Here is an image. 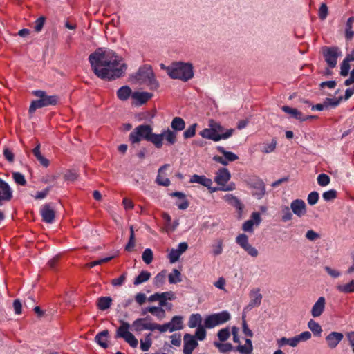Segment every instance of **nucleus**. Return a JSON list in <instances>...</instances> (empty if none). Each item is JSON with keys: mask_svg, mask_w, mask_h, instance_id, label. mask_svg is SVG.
Returning <instances> with one entry per match:
<instances>
[{"mask_svg": "<svg viewBox=\"0 0 354 354\" xmlns=\"http://www.w3.org/2000/svg\"><path fill=\"white\" fill-rule=\"evenodd\" d=\"M93 71L103 80H115L122 77L127 69L122 58L113 50L99 48L88 56Z\"/></svg>", "mask_w": 354, "mask_h": 354, "instance_id": "1", "label": "nucleus"}, {"mask_svg": "<svg viewBox=\"0 0 354 354\" xmlns=\"http://www.w3.org/2000/svg\"><path fill=\"white\" fill-rule=\"evenodd\" d=\"M155 326L156 323L147 322V317L138 318L133 322L131 325L127 322L120 321V325L116 330L115 338L123 339L131 347L136 348L138 341L130 331L131 326L135 332L140 333L145 330L153 331L156 330Z\"/></svg>", "mask_w": 354, "mask_h": 354, "instance_id": "2", "label": "nucleus"}, {"mask_svg": "<svg viewBox=\"0 0 354 354\" xmlns=\"http://www.w3.org/2000/svg\"><path fill=\"white\" fill-rule=\"evenodd\" d=\"M167 75L171 79L187 82L194 77V67L189 62H174L166 68Z\"/></svg>", "mask_w": 354, "mask_h": 354, "instance_id": "3", "label": "nucleus"}, {"mask_svg": "<svg viewBox=\"0 0 354 354\" xmlns=\"http://www.w3.org/2000/svg\"><path fill=\"white\" fill-rule=\"evenodd\" d=\"M134 78L140 84H145L151 90H157L160 86L150 66L145 65L140 67L135 74Z\"/></svg>", "mask_w": 354, "mask_h": 354, "instance_id": "4", "label": "nucleus"}, {"mask_svg": "<svg viewBox=\"0 0 354 354\" xmlns=\"http://www.w3.org/2000/svg\"><path fill=\"white\" fill-rule=\"evenodd\" d=\"M32 94L39 99L32 102L28 110L30 114L35 113L37 109L57 104L58 97L55 95H48L45 91L41 90L33 91Z\"/></svg>", "mask_w": 354, "mask_h": 354, "instance_id": "5", "label": "nucleus"}, {"mask_svg": "<svg viewBox=\"0 0 354 354\" xmlns=\"http://www.w3.org/2000/svg\"><path fill=\"white\" fill-rule=\"evenodd\" d=\"M230 314L227 311L214 313L205 317L204 326L205 328H212L227 322L230 319Z\"/></svg>", "mask_w": 354, "mask_h": 354, "instance_id": "6", "label": "nucleus"}, {"mask_svg": "<svg viewBox=\"0 0 354 354\" xmlns=\"http://www.w3.org/2000/svg\"><path fill=\"white\" fill-rule=\"evenodd\" d=\"M151 132L152 128L149 125H139L129 134V140L133 144L138 143L141 140L148 141Z\"/></svg>", "mask_w": 354, "mask_h": 354, "instance_id": "7", "label": "nucleus"}, {"mask_svg": "<svg viewBox=\"0 0 354 354\" xmlns=\"http://www.w3.org/2000/svg\"><path fill=\"white\" fill-rule=\"evenodd\" d=\"M183 318L180 316H174L171 320L164 324H158L156 323V330H159L160 333H165L169 331L170 333L181 330L183 327Z\"/></svg>", "mask_w": 354, "mask_h": 354, "instance_id": "8", "label": "nucleus"}, {"mask_svg": "<svg viewBox=\"0 0 354 354\" xmlns=\"http://www.w3.org/2000/svg\"><path fill=\"white\" fill-rule=\"evenodd\" d=\"M234 130L230 129L225 131L223 134L216 133L211 127L205 128L199 132V135L205 139L212 140L218 142L221 140H225L229 138L233 134Z\"/></svg>", "mask_w": 354, "mask_h": 354, "instance_id": "9", "label": "nucleus"}, {"mask_svg": "<svg viewBox=\"0 0 354 354\" xmlns=\"http://www.w3.org/2000/svg\"><path fill=\"white\" fill-rule=\"evenodd\" d=\"M323 55L328 66L333 68L337 65V58L342 56V52L337 47H324Z\"/></svg>", "mask_w": 354, "mask_h": 354, "instance_id": "10", "label": "nucleus"}, {"mask_svg": "<svg viewBox=\"0 0 354 354\" xmlns=\"http://www.w3.org/2000/svg\"><path fill=\"white\" fill-rule=\"evenodd\" d=\"M248 187L252 190V194L258 199H261L266 194V187L263 181L258 177L250 178L248 181Z\"/></svg>", "mask_w": 354, "mask_h": 354, "instance_id": "11", "label": "nucleus"}, {"mask_svg": "<svg viewBox=\"0 0 354 354\" xmlns=\"http://www.w3.org/2000/svg\"><path fill=\"white\" fill-rule=\"evenodd\" d=\"M236 243L252 257L259 254L257 249L249 243L248 237L245 234H240L236 237Z\"/></svg>", "mask_w": 354, "mask_h": 354, "instance_id": "12", "label": "nucleus"}, {"mask_svg": "<svg viewBox=\"0 0 354 354\" xmlns=\"http://www.w3.org/2000/svg\"><path fill=\"white\" fill-rule=\"evenodd\" d=\"M250 302L245 307L244 310L246 311L250 310L254 307L259 306L262 300V295L260 292L259 288H254L250 292Z\"/></svg>", "mask_w": 354, "mask_h": 354, "instance_id": "13", "label": "nucleus"}, {"mask_svg": "<svg viewBox=\"0 0 354 354\" xmlns=\"http://www.w3.org/2000/svg\"><path fill=\"white\" fill-rule=\"evenodd\" d=\"M12 198V190L10 185L0 178V206L2 205L4 202L10 201Z\"/></svg>", "mask_w": 354, "mask_h": 354, "instance_id": "14", "label": "nucleus"}, {"mask_svg": "<svg viewBox=\"0 0 354 354\" xmlns=\"http://www.w3.org/2000/svg\"><path fill=\"white\" fill-rule=\"evenodd\" d=\"M326 300L324 297H319L313 305L310 314L314 318L320 317L325 310Z\"/></svg>", "mask_w": 354, "mask_h": 354, "instance_id": "15", "label": "nucleus"}, {"mask_svg": "<svg viewBox=\"0 0 354 354\" xmlns=\"http://www.w3.org/2000/svg\"><path fill=\"white\" fill-rule=\"evenodd\" d=\"M290 209L293 214L299 218L306 214V205L302 199L293 200L290 203Z\"/></svg>", "mask_w": 354, "mask_h": 354, "instance_id": "16", "label": "nucleus"}, {"mask_svg": "<svg viewBox=\"0 0 354 354\" xmlns=\"http://www.w3.org/2000/svg\"><path fill=\"white\" fill-rule=\"evenodd\" d=\"M42 221L46 223H52L55 218V212L50 204L44 205L40 209Z\"/></svg>", "mask_w": 354, "mask_h": 354, "instance_id": "17", "label": "nucleus"}, {"mask_svg": "<svg viewBox=\"0 0 354 354\" xmlns=\"http://www.w3.org/2000/svg\"><path fill=\"white\" fill-rule=\"evenodd\" d=\"M198 344L194 337L190 334L184 335L183 354H192Z\"/></svg>", "mask_w": 354, "mask_h": 354, "instance_id": "18", "label": "nucleus"}, {"mask_svg": "<svg viewBox=\"0 0 354 354\" xmlns=\"http://www.w3.org/2000/svg\"><path fill=\"white\" fill-rule=\"evenodd\" d=\"M189 182L191 183H198L200 184L204 187H206L210 193L212 192V189L214 187H212L213 182L212 179L207 178L204 175H198V174H194L191 176Z\"/></svg>", "mask_w": 354, "mask_h": 354, "instance_id": "19", "label": "nucleus"}, {"mask_svg": "<svg viewBox=\"0 0 354 354\" xmlns=\"http://www.w3.org/2000/svg\"><path fill=\"white\" fill-rule=\"evenodd\" d=\"M231 174L226 168H221L216 173L214 181L220 186H224L230 179Z\"/></svg>", "mask_w": 354, "mask_h": 354, "instance_id": "20", "label": "nucleus"}, {"mask_svg": "<svg viewBox=\"0 0 354 354\" xmlns=\"http://www.w3.org/2000/svg\"><path fill=\"white\" fill-rule=\"evenodd\" d=\"M344 335L339 332H331L326 337V341L328 346L333 349L337 347L339 343L342 340Z\"/></svg>", "mask_w": 354, "mask_h": 354, "instance_id": "21", "label": "nucleus"}, {"mask_svg": "<svg viewBox=\"0 0 354 354\" xmlns=\"http://www.w3.org/2000/svg\"><path fill=\"white\" fill-rule=\"evenodd\" d=\"M169 167V164H165L161 166L158 172V176L156 180V182L159 185H162L164 187H168L170 185V180L165 176V171Z\"/></svg>", "mask_w": 354, "mask_h": 354, "instance_id": "22", "label": "nucleus"}, {"mask_svg": "<svg viewBox=\"0 0 354 354\" xmlns=\"http://www.w3.org/2000/svg\"><path fill=\"white\" fill-rule=\"evenodd\" d=\"M153 97V94L149 92H134L132 98L136 101V105H142L146 103Z\"/></svg>", "mask_w": 354, "mask_h": 354, "instance_id": "23", "label": "nucleus"}, {"mask_svg": "<svg viewBox=\"0 0 354 354\" xmlns=\"http://www.w3.org/2000/svg\"><path fill=\"white\" fill-rule=\"evenodd\" d=\"M281 109L285 113L290 115V116L293 118H295L301 122L307 120L308 118H306L301 111H298L297 109L291 108L288 106H283Z\"/></svg>", "mask_w": 354, "mask_h": 354, "instance_id": "24", "label": "nucleus"}, {"mask_svg": "<svg viewBox=\"0 0 354 354\" xmlns=\"http://www.w3.org/2000/svg\"><path fill=\"white\" fill-rule=\"evenodd\" d=\"M336 290L343 294L354 293V279L346 283H338L335 286Z\"/></svg>", "mask_w": 354, "mask_h": 354, "instance_id": "25", "label": "nucleus"}, {"mask_svg": "<svg viewBox=\"0 0 354 354\" xmlns=\"http://www.w3.org/2000/svg\"><path fill=\"white\" fill-rule=\"evenodd\" d=\"M109 335V332L108 330H104L102 332L98 333L95 337V341L102 348H106L108 347V338Z\"/></svg>", "mask_w": 354, "mask_h": 354, "instance_id": "26", "label": "nucleus"}, {"mask_svg": "<svg viewBox=\"0 0 354 354\" xmlns=\"http://www.w3.org/2000/svg\"><path fill=\"white\" fill-rule=\"evenodd\" d=\"M234 351H238L240 354H251L253 351L252 341L250 339H246L245 344L238 345Z\"/></svg>", "mask_w": 354, "mask_h": 354, "instance_id": "27", "label": "nucleus"}, {"mask_svg": "<svg viewBox=\"0 0 354 354\" xmlns=\"http://www.w3.org/2000/svg\"><path fill=\"white\" fill-rule=\"evenodd\" d=\"M132 91L128 86H123L117 91V97L122 101H126L131 95L132 96Z\"/></svg>", "mask_w": 354, "mask_h": 354, "instance_id": "28", "label": "nucleus"}, {"mask_svg": "<svg viewBox=\"0 0 354 354\" xmlns=\"http://www.w3.org/2000/svg\"><path fill=\"white\" fill-rule=\"evenodd\" d=\"M32 153L39 163L44 167L49 166V160L42 156L40 151V145H37L32 150Z\"/></svg>", "mask_w": 354, "mask_h": 354, "instance_id": "29", "label": "nucleus"}, {"mask_svg": "<svg viewBox=\"0 0 354 354\" xmlns=\"http://www.w3.org/2000/svg\"><path fill=\"white\" fill-rule=\"evenodd\" d=\"M147 312H149L152 315L156 316L160 319H162L165 317V311L160 306V307H148L143 311L142 313L145 314Z\"/></svg>", "mask_w": 354, "mask_h": 354, "instance_id": "30", "label": "nucleus"}, {"mask_svg": "<svg viewBox=\"0 0 354 354\" xmlns=\"http://www.w3.org/2000/svg\"><path fill=\"white\" fill-rule=\"evenodd\" d=\"M223 248V240L217 239L214 240L211 245L212 253L214 256H218L222 254Z\"/></svg>", "mask_w": 354, "mask_h": 354, "instance_id": "31", "label": "nucleus"}, {"mask_svg": "<svg viewBox=\"0 0 354 354\" xmlns=\"http://www.w3.org/2000/svg\"><path fill=\"white\" fill-rule=\"evenodd\" d=\"M112 299L110 297H101L97 299V306L101 310H106L110 308Z\"/></svg>", "mask_w": 354, "mask_h": 354, "instance_id": "32", "label": "nucleus"}, {"mask_svg": "<svg viewBox=\"0 0 354 354\" xmlns=\"http://www.w3.org/2000/svg\"><path fill=\"white\" fill-rule=\"evenodd\" d=\"M216 149L223 155L224 158L227 161V163L229 162H233L239 159V157L236 154L234 153L233 152L226 151L223 147L218 146Z\"/></svg>", "mask_w": 354, "mask_h": 354, "instance_id": "33", "label": "nucleus"}, {"mask_svg": "<svg viewBox=\"0 0 354 354\" xmlns=\"http://www.w3.org/2000/svg\"><path fill=\"white\" fill-rule=\"evenodd\" d=\"M176 295L172 291L164 292L160 293V306L161 307L167 306V300H174L176 299Z\"/></svg>", "mask_w": 354, "mask_h": 354, "instance_id": "34", "label": "nucleus"}, {"mask_svg": "<svg viewBox=\"0 0 354 354\" xmlns=\"http://www.w3.org/2000/svg\"><path fill=\"white\" fill-rule=\"evenodd\" d=\"M312 337L309 331H304L301 333L293 337L294 346L296 347L300 342H306Z\"/></svg>", "mask_w": 354, "mask_h": 354, "instance_id": "35", "label": "nucleus"}, {"mask_svg": "<svg viewBox=\"0 0 354 354\" xmlns=\"http://www.w3.org/2000/svg\"><path fill=\"white\" fill-rule=\"evenodd\" d=\"M151 277V273L147 270H142L134 279L133 284L138 286L147 281Z\"/></svg>", "mask_w": 354, "mask_h": 354, "instance_id": "36", "label": "nucleus"}, {"mask_svg": "<svg viewBox=\"0 0 354 354\" xmlns=\"http://www.w3.org/2000/svg\"><path fill=\"white\" fill-rule=\"evenodd\" d=\"M353 23L354 17H351L348 19L346 24L345 37L348 40H351L354 36V31L352 30Z\"/></svg>", "mask_w": 354, "mask_h": 354, "instance_id": "37", "label": "nucleus"}, {"mask_svg": "<svg viewBox=\"0 0 354 354\" xmlns=\"http://www.w3.org/2000/svg\"><path fill=\"white\" fill-rule=\"evenodd\" d=\"M171 127L174 131H180L185 129V122L183 118L175 117L171 121Z\"/></svg>", "mask_w": 354, "mask_h": 354, "instance_id": "38", "label": "nucleus"}, {"mask_svg": "<svg viewBox=\"0 0 354 354\" xmlns=\"http://www.w3.org/2000/svg\"><path fill=\"white\" fill-rule=\"evenodd\" d=\"M308 328L313 332L314 335L320 336L322 333V328L319 324L313 319H310L308 322Z\"/></svg>", "mask_w": 354, "mask_h": 354, "instance_id": "39", "label": "nucleus"}, {"mask_svg": "<svg viewBox=\"0 0 354 354\" xmlns=\"http://www.w3.org/2000/svg\"><path fill=\"white\" fill-rule=\"evenodd\" d=\"M202 317L200 314H192L189 317L188 326L189 328H195L201 326Z\"/></svg>", "mask_w": 354, "mask_h": 354, "instance_id": "40", "label": "nucleus"}, {"mask_svg": "<svg viewBox=\"0 0 354 354\" xmlns=\"http://www.w3.org/2000/svg\"><path fill=\"white\" fill-rule=\"evenodd\" d=\"M163 139L169 145H174L176 142V133L169 129L165 130L162 132Z\"/></svg>", "mask_w": 354, "mask_h": 354, "instance_id": "41", "label": "nucleus"}, {"mask_svg": "<svg viewBox=\"0 0 354 354\" xmlns=\"http://www.w3.org/2000/svg\"><path fill=\"white\" fill-rule=\"evenodd\" d=\"M224 200L227 202L230 205L235 207L239 209H242V204L240 201L232 194H227L223 197Z\"/></svg>", "mask_w": 354, "mask_h": 354, "instance_id": "42", "label": "nucleus"}, {"mask_svg": "<svg viewBox=\"0 0 354 354\" xmlns=\"http://www.w3.org/2000/svg\"><path fill=\"white\" fill-rule=\"evenodd\" d=\"M148 141L152 142L157 148H161L162 147L163 141L162 133L160 134H156L151 132Z\"/></svg>", "mask_w": 354, "mask_h": 354, "instance_id": "43", "label": "nucleus"}, {"mask_svg": "<svg viewBox=\"0 0 354 354\" xmlns=\"http://www.w3.org/2000/svg\"><path fill=\"white\" fill-rule=\"evenodd\" d=\"M281 220L283 222H287L292 218V213L291 209L287 205H282L281 207Z\"/></svg>", "mask_w": 354, "mask_h": 354, "instance_id": "44", "label": "nucleus"}, {"mask_svg": "<svg viewBox=\"0 0 354 354\" xmlns=\"http://www.w3.org/2000/svg\"><path fill=\"white\" fill-rule=\"evenodd\" d=\"M277 141L276 138H273L270 143H264L263 147L261 149V151L263 153H270L274 151L277 147Z\"/></svg>", "mask_w": 354, "mask_h": 354, "instance_id": "45", "label": "nucleus"}, {"mask_svg": "<svg viewBox=\"0 0 354 354\" xmlns=\"http://www.w3.org/2000/svg\"><path fill=\"white\" fill-rule=\"evenodd\" d=\"M169 282L171 284H176L182 281L181 274L177 269H174L168 276Z\"/></svg>", "mask_w": 354, "mask_h": 354, "instance_id": "46", "label": "nucleus"}, {"mask_svg": "<svg viewBox=\"0 0 354 354\" xmlns=\"http://www.w3.org/2000/svg\"><path fill=\"white\" fill-rule=\"evenodd\" d=\"M166 278V271L162 270L160 272L158 273L156 276L153 279V285L157 287H161L165 281Z\"/></svg>", "mask_w": 354, "mask_h": 354, "instance_id": "47", "label": "nucleus"}, {"mask_svg": "<svg viewBox=\"0 0 354 354\" xmlns=\"http://www.w3.org/2000/svg\"><path fill=\"white\" fill-rule=\"evenodd\" d=\"M152 345L151 334L149 333L145 335V339L140 340V349L142 351H147Z\"/></svg>", "mask_w": 354, "mask_h": 354, "instance_id": "48", "label": "nucleus"}, {"mask_svg": "<svg viewBox=\"0 0 354 354\" xmlns=\"http://www.w3.org/2000/svg\"><path fill=\"white\" fill-rule=\"evenodd\" d=\"M214 344L222 353H227L233 350V346L230 343H219L215 342Z\"/></svg>", "mask_w": 354, "mask_h": 354, "instance_id": "49", "label": "nucleus"}, {"mask_svg": "<svg viewBox=\"0 0 354 354\" xmlns=\"http://www.w3.org/2000/svg\"><path fill=\"white\" fill-rule=\"evenodd\" d=\"M208 126L211 127V129H213L216 133L223 134L225 132L223 127H222L220 123L214 121V120H210L209 121Z\"/></svg>", "mask_w": 354, "mask_h": 354, "instance_id": "50", "label": "nucleus"}, {"mask_svg": "<svg viewBox=\"0 0 354 354\" xmlns=\"http://www.w3.org/2000/svg\"><path fill=\"white\" fill-rule=\"evenodd\" d=\"M12 178L15 182L21 186H25L27 183L24 175L20 172H13Z\"/></svg>", "mask_w": 354, "mask_h": 354, "instance_id": "51", "label": "nucleus"}, {"mask_svg": "<svg viewBox=\"0 0 354 354\" xmlns=\"http://www.w3.org/2000/svg\"><path fill=\"white\" fill-rule=\"evenodd\" d=\"M142 259L146 264L151 263L153 259L152 250L149 248L145 249L142 252Z\"/></svg>", "mask_w": 354, "mask_h": 354, "instance_id": "52", "label": "nucleus"}, {"mask_svg": "<svg viewBox=\"0 0 354 354\" xmlns=\"http://www.w3.org/2000/svg\"><path fill=\"white\" fill-rule=\"evenodd\" d=\"M317 183L322 187L327 186L330 182V177L326 174H321L317 178Z\"/></svg>", "mask_w": 354, "mask_h": 354, "instance_id": "53", "label": "nucleus"}, {"mask_svg": "<svg viewBox=\"0 0 354 354\" xmlns=\"http://www.w3.org/2000/svg\"><path fill=\"white\" fill-rule=\"evenodd\" d=\"M277 345L279 347H283L285 345H289L291 347H295L293 337L290 338H286L283 337L277 339Z\"/></svg>", "mask_w": 354, "mask_h": 354, "instance_id": "54", "label": "nucleus"}, {"mask_svg": "<svg viewBox=\"0 0 354 354\" xmlns=\"http://www.w3.org/2000/svg\"><path fill=\"white\" fill-rule=\"evenodd\" d=\"M197 124L194 123L189 126L184 132H183V136L185 138H190L194 136L196 134V128Z\"/></svg>", "mask_w": 354, "mask_h": 354, "instance_id": "55", "label": "nucleus"}, {"mask_svg": "<svg viewBox=\"0 0 354 354\" xmlns=\"http://www.w3.org/2000/svg\"><path fill=\"white\" fill-rule=\"evenodd\" d=\"M217 335L221 342L226 341L230 336V331L229 328H225L220 330Z\"/></svg>", "mask_w": 354, "mask_h": 354, "instance_id": "56", "label": "nucleus"}, {"mask_svg": "<svg viewBox=\"0 0 354 354\" xmlns=\"http://www.w3.org/2000/svg\"><path fill=\"white\" fill-rule=\"evenodd\" d=\"M319 198V194L317 192H315V191L312 192L308 195V197H307L308 203L310 205H314L318 202Z\"/></svg>", "mask_w": 354, "mask_h": 354, "instance_id": "57", "label": "nucleus"}, {"mask_svg": "<svg viewBox=\"0 0 354 354\" xmlns=\"http://www.w3.org/2000/svg\"><path fill=\"white\" fill-rule=\"evenodd\" d=\"M180 256L181 254H180V252L176 248L171 249L168 254L169 262L171 263L176 262L179 259Z\"/></svg>", "mask_w": 354, "mask_h": 354, "instance_id": "58", "label": "nucleus"}, {"mask_svg": "<svg viewBox=\"0 0 354 354\" xmlns=\"http://www.w3.org/2000/svg\"><path fill=\"white\" fill-rule=\"evenodd\" d=\"M322 197L324 201H330L337 198V191L335 189H330L324 192L322 194Z\"/></svg>", "mask_w": 354, "mask_h": 354, "instance_id": "59", "label": "nucleus"}, {"mask_svg": "<svg viewBox=\"0 0 354 354\" xmlns=\"http://www.w3.org/2000/svg\"><path fill=\"white\" fill-rule=\"evenodd\" d=\"M350 64L348 60H346L345 59L343 60L342 63L341 64L340 67V75L343 77H346L348 75V72L350 70Z\"/></svg>", "mask_w": 354, "mask_h": 354, "instance_id": "60", "label": "nucleus"}, {"mask_svg": "<svg viewBox=\"0 0 354 354\" xmlns=\"http://www.w3.org/2000/svg\"><path fill=\"white\" fill-rule=\"evenodd\" d=\"M194 338L202 341L205 339L206 337V331L203 326H199L197 327V329L195 333Z\"/></svg>", "mask_w": 354, "mask_h": 354, "instance_id": "61", "label": "nucleus"}, {"mask_svg": "<svg viewBox=\"0 0 354 354\" xmlns=\"http://www.w3.org/2000/svg\"><path fill=\"white\" fill-rule=\"evenodd\" d=\"M46 18L43 16L39 17L35 22L34 29L37 32H39L44 25Z\"/></svg>", "mask_w": 354, "mask_h": 354, "instance_id": "62", "label": "nucleus"}, {"mask_svg": "<svg viewBox=\"0 0 354 354\" xmlns=\"http://www.w3.org/2000/svg\"><path fill=\"white\" fill-rule=\"evenodd\" d=\"M341 100H342L341 97L339 99L326 98L324 100L325 106H326V108H328L329 106L336 107L337 106L339 105Z\"/></svg>", "mask_w": 354, "mask_h": 354, "instance_id": "63", "label": "nucleus"}, {"mask_svg": "<svg viewBox=\"0 0 354 354\" xmlns=\"http://www.w3.org/2000/svg\"><path fill=\"white\" fill-rule=\"evenodd\" d=\"M51 189V187H47L44 190L37 192L36 194L34 196V198L36 200H41L46 197Z\"/></svg>", "mask_w": 354, "mask_h": 354, "instance_id": "64", "label": "nucleus"}]
</instances>
